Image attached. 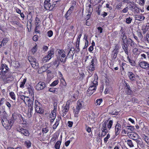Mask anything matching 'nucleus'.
<instances>
[{
  "label": "nucleus",
  "mask_w": 149,
  "mask_h": 149,
  "mask_svg": "<svg viewBox=\"0 0 149 149\" xmlns=\"http://www.w3.org/2000/svg\"><path fill=\"white\" fill-rule=\"evenodd\" d=\"M10 72L9 71L7 65L5 64H3L1 66V68L0 69V75H1L2 77L4 76Z\"/></svg>",
  "instance_id": "nucleus-1"
},
{
  "label": "nucleus",
  "mask_w": 149,
  "mask_h": 149,
  "mask_svg": "<svg viewBox=\"0 0 149 149\" xmlns=\"http://www.w3.org/2000/svg\"><path fill=\"white\" fill-rule=\"evenodd\" d=\"M97 85V82L95 80L92 82V85L89 87L87 93L89 95H91L94 92L96 89V86Z\"/></svg>",
  "instance_id": "nucleus-2"
},
{
  "label": "nucleus",
  "mask_w": 149,
  "mask_h": 149,
  "mask_svg": "<svg viewBox=\"0 0 149 149\" xmlns=\"http://www.w3.org/2000/svg\"><path fill=\"white\" fill-rule=\"evenodd\" d=\"M16 130L20 133L21 134L26 136H28L29 135V131L24 127L18 126L16 128Z\"/></svg>",
  "instance_id": "nucleus-3"
},
{
  "label": "nucleus",
  "mask_w": 149,
  "mask_h": 149,
  "mask_svg": "<svg viewBox=\"0 0 149 149\" xmlns=\"http://www.w3.org/2000/svg\"><path fill=\"white\" fill-rule=\"evenodd\" d=\"M84 102L81 100H79L77 102V106L74 112L75 113V116H77L76 114H78L80 110L84 106Z\"/></svg>",
  "instance_id": "nucleus-4"
},
{
  "label": "nucleus",
  "mask_w": 149,
  "mask_h": 149,
  "mask_svg": "<svg viewBox=\"0 0 149 149\" xmlns=\"http://www.w3.org/2000/svg\"><path fill=\"white\" fill-rule=\"evenodd\" d=\"M34 108L36 112L38 113L42 114L43 113V110L41 104L39 102L36 100L35 101Z\"/></svg>",
  "instance_id": "nucleus-5"
},
{
  "label": "nucleus",
  "mask_w": 149,
  "mask_h": 149,
  "mask_svg": "<svg viewBox=\"0 0 149 149\" xmlns=\"http://www.w3.org/2000/svg\"><path fill=\"white\" fill-rule=\"evenodd\" d=\"M2 77L3 81L5 84L10 83L14 79L13 77L11 75L10 73Z\"/></svg>",
  "instance_id": "nucleus-6"
},
{
  "label": "nucleus",
  "mask_w": 149,
  "mask_h": 149,
  "mask_svg": "<svg viewBox=\"0 0 149 149\" xmlns=\"http://www.w3.org/2000/svg\"><path fill=\"white\" fill-rule=\"evenodd\" d=\"M59 2V1H57L54 2V4L51 5L49 2H44V7L45 9L46 10H52L54 7L57 6L58 5H56V3Z\"/></svg>",
  "instance_id": "nucleus-7"
},
{
  "label": "nucleus",
  "mask_w": 149,
  "mask_h": 149,
  "mask_svg": "<svg viewBox=\"0 0 149 149\" xmlns=\"http://www.w3.org/2000/svg\"><path fill=\"white\" fill-rule=\"evenodd\" d=\"M58 53L60 61L62 62H65L66 59L65 52L62 49L59 50L58 51Z\"/></svg>",
  "instance_id": "nucleus-8"
},
{
  "label": "nucleus",
  "mask_w": 149,
  "mask_h": 149,
  "mask_svg": "<svg viewBox=\"0 0 149 149\" xmlns=\"http://www.w3.org/2000/svg\"><path fill=\"white\" fill-rule=\"evenodd\" d=\"M127 74L130 81L132 82L136 81L137 84H138L137 79V77H139L138 76H136L132 72H129Z\"/></svg>",
  "instance_id": "nucleus-9"
},
{
  "label": "nucleus",
  "mask_w": 149,
  "mask_h": 149,
  "mask_svg": "<svg viewBox=\"0 0 149 149\" xmlns=\"http://www.w3.org/2000/svg\"><path fill=\"white\" fill-rule=\"evenodd\" d=\"M46 86L45 82H39L36 84L35 88L37 91H40L44 89Z\"/></svg>",
  "instance_id": "nucleus-10"
},
{
  "label": "nucleus",
  "mask_w": 149,
  "mask_h": 149,
  "mask_svg": "<svg viewBox=\"0 0 149 149\" xmlns=\"http://www.w3.org/2000/svg\"><path fill=\"white\" fill-rule=\"evenodd\" d=\"M112 124L113 121L112 120H109L107 124V123L106 122H105L102 124L101 129H107V128L109 130L111 128Z\"/></svg>",
  "instance_id": "nucleus-11"
},
{
  "label": "nucleus",
  "mask_w": 149,
  "mask_h": 149,
  "mask_svg": "<svg viewBox=\"0 0 149 149\" xmlns=\"http://www.w3.org/2000/svg\"><path fill=\"white\" fill-rule=\"evenodd\" d=\"M140 67L144 69H149V64L148 62L146 61H143L139 63V64Z\"/></svg>",
  "instance_id": "nucleus-12"
},
{
  "label": "nucleus",
  "mask_w": 149,
  "mask_h": 149,
  "mask_svg": "<svg viewBox=\"0 0 149 149\" xmlns=\"http://www.w3.org/2000/svg\"><path fill=\"white\" fill-rule=\"evenodd\" d=\"M131 3L130 4L129 8L132 11H134L135 13H138L139 12V8L136 6V4H134L130 2Z\"/></svg>",
  "instance_id": "nucleus-13"
},
{
  "label": "nucleus",
  "mask_w": 149,
  "mask_h": 149,
  "mask_svg": "<svg viewBox=\"0 0 149 149\" xmlns=\"http://www.w3.org/2000/svg\"><path fill=\"white\" fill-rule=\"evenodd\" d=\"M119 46L118 45H116L115 46V48L113 51V57L114 59H115L116 58L117 55L119 52Z\"/></svg>",
  "instance_id": "nucleus-14"
},
{
  "label": "nucleus",
  "mask_w": 149,
  "mask_h": 149,
  "mask_svg": "<svg viewBox=\"0 0 149 149\" xmlns=\"http://www.w3.org/2000/svg\"><path fill=\"white\" fill-rule=\"evenodd\" d=\"M1 122L3 125L6 129H9L11 128L9 121L6 120H2L1 121Z\"/></svg>",
  "instance_id": "nucleus-15"
},
{
  "label": "nucleus",
  "mask_w": 149,
  "mask_h": 149,
  "mask_svg": "<svg viewBox=\"0 0 149 149\" xmlns=\"http://www.w3.org/2000/svg\"><path fill=\"white\" fill-rule=\"evenodd\" d=\"M121 45L125 53L127 55H128L129 54V52L128 50L129 44H127V43H122Z\"/></svg>",
  "instance_id": "nucleus-16"
},
{
  "label": "nucleus",
  "mask_w": 149,
  "mask_h": 149,
  "mask_svg": "<svg viewBox=\"0 0 149 149\" xmlns=\"http://www.w3.org/2000/svg\"><path fill=\"white\" fill-rule=\"evenodd\" d=\"M122 34L123 35H121L120 37V38L122 40V43H127L128 40L127 36L125 35V33H124L123 32Z\"/></svg>",
  "instance_id": "nucleus-17"
},
{
  "label": "nucleus",
  "mask_w": 149,
  "mask_h": 149,
  "mask_svg": "<svg viewBox=\"0 0 149 149\" xmlns=\"http://www.w3.org/2000/svg\"><path fill=\"white\" fill-rule=\"evenodd\" d=\"M121 128V125L120 124L117 123L116 125L115 129V132L116 135H117L119 134Z\"/></svg>",
  "instance_id": "nucleus-18"
},
{
  "label": "nucleus",
  "mask_w": 149,
  "mask_h": 149,
  "mask_svg": "<svg viewBox=\"0 0 149 149\" xmlns=\"http://www.w3.org/2000/svg\"><path fill=\"white\" fill-rule=\"evenodd\" d=\"M27 89L29 94L31 95V96H33L34 90L33 87L30 85H29L28 86Z\"/></svg>",
  "instance_id": "nucleus-19"
},
{
  "label": "nucleus",
  "mask_w": 149,
  "mask_h": 149,
  "mask_svg": "<svg viewBox=\"0 0 149 149\" xmlns=\"http://www.w3.org/2000/svg\"><path fill=\"white\" fill-rule=\"evenodd\" d=\"M91 64L88 67V69L90 71H92L94 70L95 68L94 67V60L93 59L91 61Z\"/></svg>",
  "instance_id": "nucleus-20"
},
{
  "label": "nucleus",
  "mask_w": 149,
  "mask_h": 149,
  "mask_svg": "<svg viewBox=\"0 0 149 149\" xmlns=\"http://www.w3.org/2000/svg\"><path fill=\"white\" fill-rule=\"evenodd\" d=\"M54 51L53 49H51L50 51L48 52L47 56L49 57V59H51L54 56Z\"/></svg>",
  "instance_id": "nucleus-21"
},
{
  "label": "nucleus",
  "mask_w": 149,
  "mask_h": 149,
  "mask_svg": "<svg viewBox=\"0 0 149 149\" xmlns=\"http://www.w3.org/2000/svg\"><path fill=\"white\" fill-rule=\"evenodd\" d=\"M33 108L32 106H31V107L29 108L27 113V116L28 117L30 118L32 116L33 114Z\"/></svg>",
  "instance_id": "nucleus-22"
},
{
  "label": "nucleus",
  "mask_w": 149,
  "mask_h": 149,
  "mask_svg": "<svg viewBox=\"0 0 149 149\" xmlns=\"http://www.w3.org/2000/svg\"><path fill=\"white\" fill-rule=\"evenodd\" d=\"M76 3L75 1H74L72 2V5L69 9V10L72 13L74 9V7L76 5Z\"/></svg>",
  "instance_id": "nucleus-23"
},
{
  "label": "nucleus",
  "mask_w": 149,
  "mask_h": 149,
  "mask_svg": "<svg viewBox=\"0 0 149 149\" xmlns=\"http://www.w3.org/2000/svg\"><path fill=\"white\" fill-rule=\"evenodd\" d=\"M135 18L137 20L142 21L144 19L145 17L144 16H141L139 15H136L135 16Z\"/></svg>",
  "instance_id": "nucleus-24"
},
{
  "label": "nucleus",
  "mask_w": 149,
  "mask_h": 149,
  "mask_svg": "<svg viewBox=\"0 0 149 149\" xmlns=\"http://www.w3.org/2000/svg\"><path fill=\"white\" fill-rule=\"evenodd\" d=\"M128 42L129 43L128 44L131 47H134L135 43L130 38L128 39Z\"/></svg>",
  "instance_id": "nucleus-25"
},
{
  "label": "nucleus",
  "mask_w": 149,
  "mask_h": 149,
  "mask_svg": "<svg viewBox=\"0 0 149 149\" xmlns=\"http://www.w3.org/2000/svg\"><path fill=\"white\" fill-rule=\"evenodd\" d=\"M56 116V113L55 112L51 111L50 114V118H52L53 120H54Z\"/></svg>",
  "instance_id": "nucleus-26"
},
{
  "label": "nucleus",
  "mask_w": 149,
  "mask_h": 149,
  "mask_svg": "<svg viewBox=\"0 0 149 149\" xmlns=\"http://www.w3.org/2000/svg\"><path fill=\"white\" fill-rule=\"evenodd\" d=\"M102 131L101 135L102 136H104L108 132L107 129H101Z\"/></svg>",
  "instance_id": "nucleus-27"
},
{
  "label": "nucleus",
  "mask_w": 149,
  "mask_h": 149,
  "mask_svg": "<svg viewBox=\"0 0 149 149\" xmlns=\"http://www.w3.org/2000/svg\"><path fill=\"white\" fill-rule=\"evenodd\" d=\"M36 25L35 29V32L36 33H39L40 31H38V29L40 28V24H35Z\"/></svg>",
  "instance_id": "nucleus-28"
},
{
  "label": "nucleus",
  "mask_w": 149,
  "mask_h": 149,
  "mask_svg": "<svg viewBox=\"0 0 149 149\" xmlns=\"http://www.w3.org/2000/svg\"><path fill=\"white\" fill-rule=\"evenodd\" d=\"M69 108V105H67L66 104V106L64 108L63 110V112L65 113H67L68 112Z\"/></svg>",
  "instance_id": "nucleus-29"
},
{
  "label": "nucleus",
  "mask_w": 149,
  "mask_h": 149,
  "mask_svg": "<svg viewBox=\"0 0 149 149\" xmlns=\"http://www.w3.org/2000/svg\"><path fill=\"white\" fill-rule=\"evenodd\" d=\"M131 137L132 138V139L135 140L138 138V135L136 133H132V134L131 135Z\"/></svg>",
  "instance_id": "nucleus-30"
},
{
  "label": "nucleus",
  "mask_w": 149,
  "mask_h": 149,
  "mask_svg": "<svg viewBox=\"0 0 149 149\" xmlns=\"http://www.w3.org/2000/svg\"><path fill=\"white\" fill-rule=\"evenodd\" d=\"M61 142L60 141H58L55 145L54 147L56 149H59L61 144Z\"/></svg>",
  "instance_id": "nucleus-31"
},
{
  "label": "nucleus",
  "mask_w": 149,
  "mask_h": 149,
  "mask_svg": "<svg viewBox=\"0 0 149 149\" xmlns=\"http://www.w3.org/2000/svg\"><path fill=\"white\" fill-rule=\"evenodd\" d=\"M127 143L128 145L130 147H132L134 146V145L132 141L131 140H127Z\"/></svg>",
  "instance_id": "nucleus-32"
},
{
  "label": "nucleus",
  "mask_w": 149,
  "mask_h": 149,
  "mask_svg": "<svg viewBox=\"0 0 149 149\" xmlns=\"http://www.w3.org/2000/svg\"><path fill=\"white\" fill-rule=\"evenodd\" d=\"M142 137L143 139L145 140L147 143H149V138L148 136L145 135V134H143Z\"/></svg>",
  "instance_id": "nucleus-33"
},
{
  "label": "nucleus",
  "mask_w": 149,
  "mask_h": 149,
  "mask_svg": "<svg viewBox=\"0 0 149 149\" xmlns=\"http://www.w3.org/2000/svg\"><path fill=\"white\" fill-rule=\"evenodd\" d=\"M125 93L127 94L130 95L132 93V91L131 90V89L130 88H127V89H125Z\"/></svg>",
  "instance_id": "nucleus-34"
},
{
  "label": "nucleus",
  "mask_w": 149,
  "mask_h": 149,
  "mask_svg": "<svg viewBox=\"0 0 149 149\" xmlns=\"http://www.w3.org/2000/svg\"><path fill=\"white\" fill-rule=\"evenodd\" d=\"M58 82L59 81L58 80H55L52 82L50 85V86H55L58 84Z\"/></svg>",
  "instance_id": "nucleus-35"
},
{
  "label": "nucleus",
  "mask_w": 149,
  "mask_h": 149,
  "mask_svg": "<svg viewBox=\"0 0 149 149\" xmlns=\"http://www.w3.org/2000/svg\"><path fill=\"white\" fill-rule=\"evenodd\" d=\"M26 81V79H23V81L22 82H21V84L20 85V88H23L24 87V85L25 84Z\"/></svg>",
  "instance_id": "nucleus-36"
},
{
  "label": "nucleus",
  "mask_w": 149,
  "mask_h": 149,
  "mask_svg": "<svg viewBox=\"0 0 149 149\" xmlns=\"http://www.w3.org/2000/svg\"><path fill=\"white\" fill-rule=\"evenodd\" d=\"M8 38H4L2 41L1 42L3 46H4L6 45V44L8 41Z\"/></svg>",
  "instance_id": "nucleus-37"
},
{
  "label": "nucleus",
  "mask_w": 149,
  "mask_h": 149,
  "mask_svg": "<svg viewBox=\"0 0 149 149\" xmlns=\"http://www.w3.org/2000/svg\"><path fill=\"white\" fill-rule=\"evenodd\" d=\"M50 59L49 57L47 55L44 57L42 59V61L43 62L45 63Z\"/></svg>",
  "instance_id": "nucleus-38"
},
{
  "label": "nucleus",
  "mask_w": 149,
  "mask_h": 149,
  "mask_svg": "<svg viewBox=\"0 0 149 149\" xmlns=\"http://www.w3.org/2000/svg\"><path fill=\"white\" fill-rule=\"evenodd\" d=\"M53 63L54 65L56 66V67H57L59 64V61L58 60H56L53 62Z\"/></svg>",
  "instance_id": "nucleus-39"
},
{
  "label": "nucleus",
  "mask_w": 149,
  "mask_h": 149,
  "mask_svg": "<svg viewBox=\"0 0 149 149\" xmlns=\"http://www.w3.org/2000/svg\"><path fill=\"white\" fill-rule=\"evenodd\" d=\"M10 95L11 98L13 100H15V95L14 93L13 92H11L10 93Z\"/></svg>",
  "instance_id": "nucleus-40"
},
{
  "label": "nucleus",
  "mask_w": 149,
  "mask_h": 149,
  "mask_svg": "<svg viewBox=\"0 0 149 149\" xmlns=\"http://www.w3.org/2000/svg\"><path fill=\"white\" fill-rule=\"evenodd\" d=\"M132 20V18H131L130 17H129L126 19V22L127 24H129L131 23Z\"/></svg>",
  "instance_id": "nucleus-41"
},
{
  "label": "nucleus",
  "mask_w": 149,
  "mask_h": 149,
  "mask_svg": "<svg viewBox=\"0 0 149 149\" xmlns=\"http://www.w3.org/2000/svg\"><path fill=\"white\" fill-rule=\"evenodd\" d=\"M72 13L68 10V11L65 14V17L67 19H69L68 17Z\"/></svg>",
  "instance_id": "nucleus-42"
},
{
  "label": "nucleus",
  "mask_w": 149,
  "mask_h": 149,
  "mask_svg": "<svg viewBox=\"0 0 149 149\" xmlns=\"http://www.w3.org/2000/svg\"><path fill=\"white\" fill-rule=\"evenodd\" d=\"M102 101V99H97L96 101L95 104L96 105H100Z\"/></svg>",
  "instance_id": "nucleus-43"
},
{
  "label": "nucleus",
  "mask_w": 149,
  "mask_h": 149,
  "mask_svg": "<svg viewBox=\"0 0 149 149\" xmlns=\"http://www.w3.org/2000/svg\"><path fill=\"white\" fill-rule=\"evenodd\" d=\"M31 64L32 67L33 68H35L36 66H38L39 65L38 63H36V62H31Z\"/></svg>",
  "instance_id": "nucleus-44"
},
{
  "label": "nucleus",
  "mask_w": 149,
  "mask_h": 149,
  "mask_svg": "<svg viewBox=\"0 0 149 149\" xmlns=\"http://www.w3.org/2000/svg\"><path fill=\"white\" fill-rule=\"evenodd\" d=\"M42 131L43 133H46L48 131L47 127H44L42 128Z\"/></svg>",
  "instance_id": "nucleus-45"
},
{
  "label": "nucleus",
  "mask_w": 149,
  "mask_h": 149,
  "mask_svg": "<svg viewBox=\"0 0 149 149\" xmlns=\"http://www.w3.org/2000/svg\"><path fill=\"white\" fill-rule=\"evenodd\" d=\"M110 135L109 134H107V136L104 139V142L105 143H107V142L108 141V139L110 138Z\"/></svg>",
  "instance_id": "nucleus-46"
},
{
  "label": "nucleus",
  "mask_w": 149,
  "mask_h": 149,
  "mask_svg": "<svg viewBox=\"0 0 149 149\" xmlns=\"http://www.w3.org/2000/svg\"><path fill=\"white\" fill-rule=\"evenodd\" d=\"M40 19L37 17H36V18L35 24H40Z\"/></svg>",
  "instance_id": "nucleus-47"
},
{
  "label": "nucleus",
  "mask_w": 149,
  "mask_h": 149,
  "mask_svg": "<svg viewBox=\"0 0 149 149\" xmlns=\"http://www.w3.org/2000/svg\"><path fill=\"white\" fill-rule=\"evenodd\" d=\"M127 127H128L127 129L129 130L130 131H132L134 130V126H131Z\"/></svg>",
  "instance_id": "nucleus-48"
},
{
  "label": "nucleus",
  "mask_w": 149,
  "mask_h": 149,
  "mask_svg": "<svg viewBox=\"0 0 149 149\" xmlns=\"http://www.w3.org/2000/svg\"><path fill=\"white\" fill-rule=\"evenodd\" d=\"M47 33L48 34V36L50 37H51L53 35V33L52 31L50 30L48 31Z\"/></svg>",
  "instance_id": "nucleus-49"
},
{
  "label": "nucleus",
  "mask_w": 149,
  "mask_h": 149,
  "mask_svg": "<svg viewBox=\"0 0 149 149\" xmlns=\"http://www.w3.org/2000/svg\"><path fill=\"white\" fill-rule=\"evenodd\" d=\"M26 96L24 95H20L19 97L21 100H23L24 101L25 100V98H26Z\"/></svg>",
  "instance_id": "nucleus-50"
},
{
  "label": "nucleus",
  "mask_w": 149,
  "mask_h": 149,
  "mask_svg": "<svg viewBox=\"0 0 149 149\" xmlns=\"http://www.w3.org/2000/svg\"><path fill=\"white\" fill-rule=\"evenodd\" d=\"M91 21L90 20H89V18L86 21V25L87 26H89L91 24Z\"/></svg>",
  "instance_id": "nucleus-51"
},
{
  "label": "nucleus",
  "mask_w": 149,
  "mask_h": 149,
  "mask_svg": "<svg viewBox=\"0 0 149 149\" xmlns=\"http://www.w3.org/2000/svg\"><path fill=\"white\" fill-rule=\"evenodd\" d=\"M57 104L56 103H54V110L52 111L56 112V109H57Z\"/></svg>",
  "instance_id": "nucleus-52"
},
{
  "label": "nucleus",
  "mask_w": 149,
  "mask_h": 149,
  "mask_svg": "<svg viewBox=\"0 0 149 149\" xmlns=\"http://www.w3.org/2000/svg\"><path fill=\"white\" fill-rule=\"evenodd\" d=\"M37 51L36 46H35L33 48L31 49L32 52L34 54Z\"/></svg>",
  "instance_id": "nucleus-53"
},
{
  "label": "nucleus",
  "mask_w": 149,
  "mask_h": 149,
  "mask_svg": "<svg viewBox=\"0 0 149 149\" xmlns=\"http://www.w3.org/2000/svg\"><path fill=\"white\" fill-rule=\"evenodd\" d=\"M17 114L15 113H14L12 114V119L13 120H15L16 119Z\"/></svg>",
  "instance_id": "nucleus-54"
},
{
  "label": "nucleus",
  "mask_w": 149,
  "mask_h": 149,
  "mask_svg": "<svg viewBox=\"0 0 149 149\" xmlns=\"http://www.w3.org/2000/svg\"><path fill=\"white\" fill-rule=\"evenodd\" d=\"M129 8L128 7H126L124 8L122 10V12L123 13H126L128 12Z\"/></svg>",
  "instance_id": "nucleus-55"
},
{
  "label": "nucleus",
  "mask_w": 149,
  "mask_h": 149,
  "mask_svg": "<svg viewBox=\"0 0 149 149\" xmlns=\"http://www.w3.org/2000/svg\"><path fill=\"white\" fill-rule=\"evenodd\" d=\"M49 91L51 92H52L53 93H57V91H56L54 89H53L52 88H51L49 89Z\"/></svg>",
  "instance_id": "nucleus-56"
},
{
  "label": "nucleus",
  "mask_w": 149,
  "mask_h": 149,
  "mask_svg": "<svg viewBox=\"0 0 149 149\" xmlns=\"http://www.w3.org/2000/svg\"><path fill=\"white\" fill-rule=\"evenodd\" d=\"M73 122L71 121H68V125L69 127H71L73 125Z\"/></svg>",
  "instance_id": "nucleus-57"
},
{
  "label": "nucleus",
  "mask_w": 149,
  "mask_h": 149,
  "mask_svg": "<svg viewBox=\"0 0 149 149\" xmlns=\"http://www.w3.org/2000/svg\"><path fill=\"white\" fill-rule=\"evenodd\" d=\"M38 36L37 35H35L33 37V40L34 41H36L38 39Z\"/></svg>",
  "instance_id": "nucleus-58"
},
{
  "label": "nucleus",
  "mask_w": 149,
  "mask_h": 149,
  "mask_svg": "<svg viewBox=\"0 0 149 149\" xmlns=\"http://www.w3.org/2000/svg\"><path fill=\"white\" fill-rule=\"evenodd\" d=\"M13 120H14L12 119V120H10V121H9V123L10 124V127L11 128L12 126L13 125L14 122V121Z\"/></svg>",
  "instance_id": "nucleus-59"
},
{
  "label": "nucleus",
  "mask_w": 149,
  "mask_h": 149,
  "mask_svg": "<svg viewBox=\"0 0 149 149\" xmlns=\"http://www.w3.org/2000/svg\"><path fill=\"white\" fill-rule=\"evenodd\" d=\"M130 63V64L132 66H135L136 65L135 62L133 60H132V61H131Z\"/></svg>",
  "instance_id": "nucleus-60"
},
{
  "label": "nucleus",
  "mask_w": 149,
  "mask_h": 149,
  "mask_svg": "<svg viewBox=\"0 0 149 149\" xmlns=\"http://www.w3.org/2000/svg\"><path fill=\"white\" fill-rule=\"evenodd\" d=\"M86 130L88 132H90L91 131V128L88 126L86 127Z\"/></svg>",
  "instance_id": "nucleus-61"
},
{
  "label": "nucleus",
  "mask_w": 149,
  "mask_h": 149,
  "mask_svg": "<svg viewBox=\"0 0 149 149\" xmlns=\"http://www.w3.org/2000/svg\"><path fill=\"white\" fill-rule=\"evenodd\" d=\"M132 101L133 102L137 103L138 100L136 98L133 97L132 99Z\"/></svg>",
  "instance_id": "nucleus-62"
},
{
  "label": "nucleus",
  "mask_w": 149,
  "mask_h": 149,
  "mask_svg": "<svg viewBox=\"0 0 149 149\" xmlns=\"http://www.w3.org/2000/svg\"><path fill=\"white\" fill-rule=\"evenodd\" d=\"M4 98H2L0 101V106L2 104L4 103Z\"/></svg>",
  "instance_id": "nucleus-63"
},
{
  "label": "nucleus",
  "mask_w": 149,
  "mask_h": 149,
  "mask_svg": "<svg viewBox=\"0 0 149 149\" xmlns=\"http://www.w3.org/2000/svg\"><path fill=\"white\" fill-rule=\"evenodd\" d=\"M29 98L28 97L26 96V97L25 98V100L24 101V102L25 104H26V103L28 102V101L29 100Z\"/></svg>",
  "instance_id": "nucleus-64"
}]
</instances>
